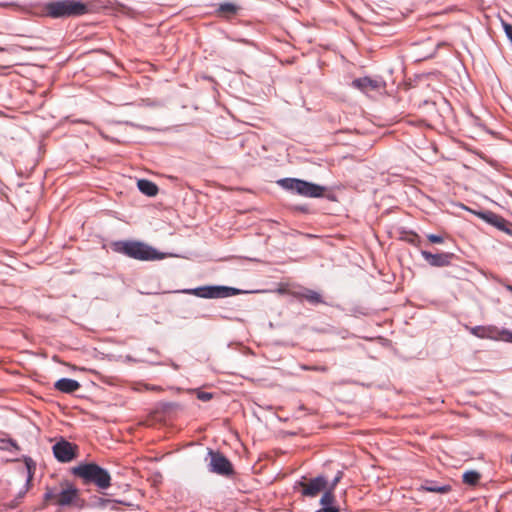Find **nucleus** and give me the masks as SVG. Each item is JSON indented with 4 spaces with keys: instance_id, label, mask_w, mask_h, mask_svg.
Segmentation results:
<instances>
[{
    "instance_id": "nucleus-25",
    "label": "nucleus",
    "mask_w": 512,
    "mask_h": 512,
    "mask_svg": "<svg viewBox=\"0 0 512 512\" xmlns=\"http://www.w3.org/2000/svg\"><path fill=\"white\" fill-rule=\"evenodd\" d=\"M212 397H213V395L210 392H205V391L197 392V398L201 401H204V402L209 401L212 399Z\"/></svg>"
},
{
    "instance_id": "nucleus-27",
    "label": "nucleus",
    "mask_w": 512,
    "mask_h": 512,
    "mask_svg": "<svg viewBox=\"0 0 512 512\" xmlns=\"http://www.w3.org/2000/svg\"><path fill=\"white\" fill-rule=\"evenodd\" d=\"M427 238L432 243L440 244V243H443V241H444V238L442 236L436 235V234H429V235H427Z\"/></svg>"
},
{
    "instance_id": "nucleus-19",
    "label": "nucleus",
    "mask_w": 512,
    "mask_h": 512,
    "mask_svg": "<svg viewBox=\"0 0 512 512\" xmlns=\"http://www.w3.org/2000/svg\"><path fill=\"white\" fill-rule=\"evenodd\" d=\"M301 297L303 299H306L309 303L314 304V305L323 302L322 296L314 290H309V289L304 290L301 293Z\"/></svg>"
},
{
    "instance_id": "nucleus-22",
    "label": "nucleus",
    "mask_w": 512,
    "mask_h": 512,
    "mask_svg": "<svg viewBox=\"0 0 512 512\" xmlns=\"http://www.w3.org/2000/svg\"><path fill=\"white\" fill-rule=\"evenodd\" d=\"M218 11L221 13L234 14L237 12V6L228 2L222 3L219 5Z\"/></svg>"
},
{
    "instance_id": "nucleus-1",
    "label": "nucleus",
    "mask_w": 512,
    "mask_h": 512,
    "mask_svg": "<svg viewBox=\"0 0 512 512\" xmlns=\"http://www.w3.org/2000/svg\"><path fill=\"white\" fill-rule=\"evenodd\" d=\"M42 12L54 19L69 18L87 14L89 7L81 0H56L45 3Z\"/></svg>"
},
{
    "instance_id": "nucleus-13",
    "label": "nucleus",
    "mask_w": 512,
    "mask_h": 512,
    "mask_svg": "<svg viewBox=\"0 0 512 512\" xmlns=\"http://www.w3.org/2000/svg\"><path fill=\"white\" fill-rule=\"evenodd\" d=\"M334 502V492L327 489L320 499V504L322 507L315 512H339V509L334 505Z\"/></svg>"
},
{
    "instance_id": "nucleus-5",
    "label": "nucleus",
    "mask_w": 512,
    "mask_h": 512,
    "mask_svg": "<svg viewBox=\"0 0 512 512\" xmlns=\"http://www.w3.org/2000/svg\"><path fill=\"white\" fill-rule=\"evenodd\" d=\"M178 292L195 295L199 298L217 299V298H227V297L235 296V295L240 294L241 291L234 287L211 285V286H201V287L190 288V289H182V290H179Z\"/></svg>"
},
{
    "instance_id": "nucleus-14",
    "label": "nucleus",
    "mask_w": 512,
    "mask_h": 512,
    "mask_svg": "<svg viewBox=\"0 0 512 512\" xmlns=\"http://www.w3.org/2000/svg\"><path fill=\"white\" fill-rule=\"evenodd\" d=\"M54 386L60 392L73 393L80 388V383L74 379L61 378Z\"/></svg>"
},
{
    "instance_id": "nucleus-6",
    "label": "nucleus",
    "mask_w": 512,
    "mask_h": 512,
    "mask_svg": "<svg viewBox=\"0 0 512 512\" xmlns=\"http://www.w3.org/2000/svg\"><path fill=\"white\" fill-rule=\"evenodd\" d=\"M328 481L326 477L319 475L315 478L304 479L297 481L294 484V489L298 490L302 496L308 498H315L320 492L323 493L327 490Z\"/></svg>"
},
{
    "instance_id": "nucleus-24",
    "label": "nucleus",
    "mask_w": 512,
    "mask_h": 512,
    "mask_svg": "<svg viewBox=\"0 0 512 512\" xmlns=\"http://www.w3.org/2000/svg\"><path fill=\"white\" fill-rule=\"evenodd\" d=\"M342 477H343V472L342 471H338V473L336 474L334 479L331 481V483L328 484L327 489L331 490L332 492H334L337 484L341 481Z\"/></svg>"
},
{
    "instance_id": "nucleus-12",
    "label": "nucleus",
    "mask_w": 512,
    "mask_h": 512,
    "mask_svg": "<svg viewBox=\"0 0 512 512\" xmlns=\"http://www.w3.org/2000/svg\"><path fill=\"white\" fill-rule=\"evenodd\" d=\"M475 214L479 218H481L485 222L495 226L499 230L508 232L507 221L503 217H501L491 211H480V212H475Z\"/></svg>"
},
{
    "instance_id": "nucleus-16",
    "label": "nucleus",
    "mask_w": 512,
    "mask_h": 512,
    "mask_svg": "<svg viewBox=\"0 0 512 512\" xmlns=\"http://www.w3.org/2000/svg\"><path fill=\"white\" fill-rule=\"evenodd\" d=\"M137 187L140 190V192H142L143 194H145L149 197H153V196L157 195V193H158L157 185L154 182L146 180V179L138 180Z\"/></svg>"
},
{
    "instance_id": "nucleus-7",
    "label": "nucleus",
    "mask_w": 512,
    "mask_h": 512,
    "mask_svg": "<svg viewBox=\"0 0 512 512\" xmlns=\"http://www.w3.org/2000/svg\"><path fill=\"white\" fill-rule=\"evenodd\" d=\"M77 495V489L72 485H68L60 491L55 488H47L44 494V499L46 501H52L59 506H68L74 502Z\"/></svg>"
},
{
    "instance_id": "nucleus-9",
    "label": "nucleus",
    "mask_w": 512,
    "mask_h": 512,
    "mask_svg": "<svg viewBox=\"0 0 512 512\" xmlns=\"http://www.w3.org/2000/svg\"><path fill=\"white\" fill-rule=\"evenodd\" d=\"M53 454L55 458L62 463L72 461L76 456L77 447L72 443L62 439L53 445Z\"/></svg>"
},
{
    "instance_id": "nucleus-4",
    "label": "nucleus",
    "mask_w": 512,
    "mask_h": 512,
    "mask_svg": "<svg viewBox=\"0 0 512 512\" xmlns=\"http://www.w3.org/2000/svg\"><path fill=\"white\" fill-rule=\"evenodd\" d=\"M278 184L285 190L311 198L323 196L326 190L323 186L296 178H283L278 180Z\"/></svg>"
},
{
    "instance_id": "nucleus-29",
    "label": "nucleus",
    "mask_w": 512,
    "mask_h": 512,
    "mask_svg": "<svg viewBox=\"0 0 512 512\" xmlns=\"http://www.w3.org/2000/svg\"><path fill=\"white\" fill-rule=\"evenodd\" d=\"M507 290H509L510 292H512V286H511V285H508V286H507Z\"/></svg>"
},
{
    "instance_id": "nucleus-23",
    "label": "nucleus",
    "mask_w": 512,
    "mask_h": 512,
    "mask_svg": "<svg viewBox=\"0 0 512 512\" xmlns=\"http://www.w3.org/2000/svg\"><path fill=\"white\" fill-rule=\"evenodd\" d=\"M485 327L481 325L471 327L470 333L478 338L485 339Z\"/></svg>"
},
{
    "instance_id": "nucleus-2",
    "label": "nucleus",
    "mask_w": 512,
    "mask_h": 512,
    "mask_svg": "<svg viewBox=\"0 0 512 512\" xmlns=\"http://www.w3.org/2000/svg\"><path fill=\"white\" fill-rule=\"evenodd\" d=\"M75 476L80 477L86 484H95L99 489L105 490L111 485L109 472L95 463H85L74 467Z\"/></svg>"
},
{
    "instance_id": "nucleus-26",
    "label": "nucleus",
    "mask_w": 512,
    "mask_h": 512,
    "mask_svg": "<svg viewBox=\"0 0 512 512\" xmlns=\"http://www.w3.org/2000/svg\"><path fill=\"white\" fill-rule=\"evenodd\" d=\"M502 341L512 343V330L503 328L502 331Z\"/></svg>"
},
{
    "instance_id": "nucleus-21",
    "label": "nucleus",
    "mask_w": 512,
    "mask_h": 512,
    "mask_svg": "<svg viewBox=\"0 0 512 512\" xmlns=\"http://www.w3.org/2000/svg\"><path fill=\"white\" fill-rule=\"evenodd\" d=\"M480 479V474L476 471H466L463 474V482L469 485H475Z\"/></svg>"
},
{
    "instance_id": "nucleus-17",
    "label": "nucleus",
    "mask_w": 512,
    "mask_h": 512,
    "mask_svg": "<svg viewBox=\"0 0 512 512\" xmlns=\"http://www.w3.org/2000/svg\"><path fill=\"white\" fill-rule=\"evenodd\" d=\"M421 489L428 492L444 494L450 491V485H439L434 481H426L421 485Z\"/></svg>"
},
{
    "instance_id": "nucleus-28",
    "label": "nucleus",
    "mask_w": 512,
    "mask_h": 512,
    "mask_svg": "<svg viewBox=\"0 0 512 512\" xmlns=\"http://www.w3.org/2000/svg\"><path fill=\"white\" fill-rule=\"evenodd\" d=\"M502 24H503V28H504L506 36L512 43V25L505 23V22H503Z\"/></svg>"
},
{
    "instance_id": "nucleus-15",
    "label": "nucleus",
    "mask_w": 512,
    "mask_h": 512,
    "mask_svg": "<svg viewBox=\"0 0 512 512\" xmlns=\"http://www.w3.org/2000/svg\"><path fill=\"white\" fill-rule=\"evenodd\" d=\"M24 462L27 471V476L24 485V490L19 493V497H23L25 493L29 490L35 470V462L30 457H24Z\"/></svg>"
},
{
    "instance_id": "nucleus-18",
    "label": "nucleus",
    "mask_w": 512,
    "mask_h": 512,
    "mask_svg": "<svg viewBox=\"0 0 512 512\" xmlns=\"http://www.w3.org/2000/svg\"><path fill=\"white\" fill-rule=\"evenodd\" d=\"M0 450L7 451L14 456L19 452L20 448L13 439L0 438Z\"/></svg>"
},
{
    "instance_id": "nucleus-10",
    "label": "nucleus",
    "mask_w": 512,
    "mask_h": 512,
    "mask_svg": "<svg viewBox=\"0 0 512 512\" xmlns=\"http://www.w3.org/2000/svg\"><path fill=\"white\" fill-rule=\"evenodd\" d=\"M352 86L364 93L385 88V82L382 79H373L370 77L357 78L352 81Z\"/></svg>"
},
{
    "instance_id": "nucleus-3",
    "label": "nucleus",
    "mask_w": 512,
    "mask_h": 512,
    "mask_svg": "<svg viewBox=\"0 0 512 512\" xmlns=\"http://www.w3.org/2000/svg\"><path fill=\"white\" fill-rule=\"evenodd\" d=\"M116 250L128 257L142 261L159 260L163 258V254L156 249L139 241L117 242Z\"/></svg>"
},
{
    "instance_id": "nucleus-20",
    "label": "nucleus",
    "mask_w": 512,
    "mask_h": 512,
    "mask_svg": "<svg viewBox=\"0 0 512 512\" xmlns=\"http://www.w3.org/2000/svg\"><path fill=\"white\" fill-rule=\"evenodd\" d=\"M502 331L503 328H498L496 326H486L485 327V339L491 340H501L502 341Z\"/></svg>"
},
{
    "instance_id": "nucleus-11",
    "label": "nucleus",
    "mask_w": 512,
    "mask_h": 512,
    "mask_svg": "<svg viewBox=\"0 0 512 512\" xmlns=\"http://www.w3.org/2000/svg\"><path fill=\"white\" fill-rule=\"evenodd\" d=\"M422 257L434 267H445L451 263L453 253H431L426 250L421 251Z\"/></svg>"
},
{
    "instance_id": "nucleus-8",
    "label": "nucleus",
    "mask_w": 512,
    "mask_h": 512,
    "mask_svg": "<svg viewBox=\"0 0 512 512\" xmlns=\"http://www.w3.org/2000/svg\"><path fill=\"white\" fill-rule=\"evenodd\" d=\"M209 456V470L211 472L224 476L232 474V464L223 454L210 450Z\"/></svg>"
}]
</instances>
